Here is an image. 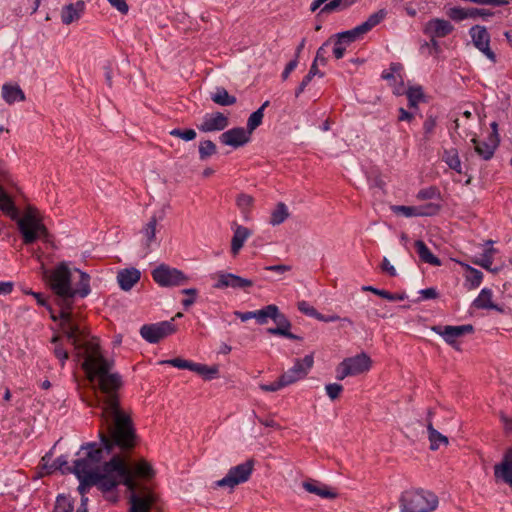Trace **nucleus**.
Segmentation results:
<instances>
[{"instance_id": "obj_13", "label": "nucleus", "mask_w": 512, "mask_h": 512, "mask_svg": "<svg viewBox=\"0 0 512 512\" xmlns=\"http://www.w3.org/2000/svg\"><path fill=\"white\" fill-rule=\"evenodd\" d=\"M469 34L475 47L493 63L497 61L496 54L490 48V35L484 26L475 25L470 28Z\"/></svg>"}, {"instance_id": "obj_18", "label": "nucleus", "mask_w": 512, "mask_h": 512, "mask_svg": "<svg viewBox=\"0 0 512 512\" xmlns=\"http://www.w3.org/2000/svg\"><path fill=\"white\" fill-rule=\"evenodd\" d=\"M272 320L277 325L273 328H268L267 332L271 335H278L283 336L285 338H288L290 340H300L301 338L293 333L290 332L291 329V322L289 319L279 311V308L277 307V312L275 313V316H273Z\"/></svg>"}, {"instance_id": "obj_21", "label": "nucleus", "mask_w": 512, "mask_h": 512, "mask_svg": "<svg viewBox=\"0 0 512 512\" xmlns=\"http://www.w3.org/2000/svg\"><path fill=\"white\" fill-rule=\"evenodd\" d=\"M84 10L85 3L82 0L65 5L61 10V20L64 24L69 25L78 21L83 15Z\"/></svg>"}, {"instance_id": "obj_7", "label": "nucleus", "mask_w": 512, "mask_h": 512, "mask_svg": "<svg viewBox=\"0 0 512 512\" xmlns=\"http://www.w3.org/2000/svg\"><path fill=\"white\" fill-rule=\"evenodd\" d=\"M152 279L160 287H180L186 285L190 278L181 270L167 264H160L151 271Z\"/></svg>"}, {"instance_id": "obj_45", "label": "nucleus", "mask_w": 512, "mask_h": 512, "mask_svg": "<svg viewBox=\"0 0 512 512\" xmlns=\"http://www.w3.org/2000/svg\"><path fill=\"white\" fill-rule=\"evenodd\" d=\"M59 341V336H54L52 338V343L55 344L53 352L55 357L61 362V365L63 366L65 364V361L68 359L69 354L67 350L63 348L62 344L59 343Z\"/></svg>"}, {"instance_id": "obj_59", "label": "nucleus", "mask_w": 512, "mask_h": 512, "mask_svg": "<svg viewBox=\"0 0 512 512\" xmlns=\"http://www.w3.org/2000/svg\"><path fill=\"white\" fill-rule=\"evenodd\" d=\"M348 376H352L351 372L349 371V368L345 361L343 360L336 368V378L338 380H343Z\"/></svg>"}, {"instance_id": "obj_28", "label": "nucleus", "mask_w": 512, "mask_h": 512, "mask_svg": "<svg viewBox=\"0 0 512 512\" xmlns=\"http://www.w3.org/2000/svg\"><path fill=\"white\" fill-rule=\"evenodd\" d=\"M211 100L220 106H231L237 102L235 96L230 95L224 87H216L210 95Z\"/></svg>"}, {"instance_id": "obj_23", "label": "nucleus", "mask_w": 512, "mask_h": 512, "mask_svg": "<svg viewBox=\"0 0 512 512\" xmlns=\"http://www.w3.org/2000/svg\"><path fill=\"white\" fill-rule=\"evenodd\" d=\"M140 276L136 268L123 269L118 272L117 281L121 289L129 291L140 280Z\"/></svg>"}, {"instance_id": "obj_46", "label": "nucleus", "mask_w": 512, "mask_h": 512, "mask_svg": "<svg viewBox=\"0 0 512 512\" xmlns=\"http://www.w3.org/2000/svg\"><path fill=\"white\" fill-rule=\"evenodd\" d=\"M363 34H364V32L362 30H358V26H356L352 30L339 33L337 35V38L339 40H341L342 42H344V44L348 45V44L352 43L353 41H355L358 37H360Z\"/></svg>"}, {"instance_id": "obj_53", "label": "nucleus", "mask_w": 512, "mask_h": 512, "mask_svg": "<svg viewBox=\"0 0 512 512\" xmlns=\"http://www.w3.org/2000/svg\"><path fill=\"white\" fill-rule=\"evenodd\" d=\"M438 196H439V190L434 186H430V187L419 190L416 197L418 200H430V199H434Z\"/></svg>"}, {"instance_id": "obj_55", "label": "nucleus", "mask_w": 512, "mask_h": 512, "mask_svg": "<svg viewBox=\"0 0 512 512\" xmlns=\"http://www.w3.org/2000/svg\"><path fill=\"white\" fill-rule=\"evenodd\" d=\"M327 395L331 400L337 399L343 391V386L338 383H330L325 386Z\"/></svg>"}, {"instance_id": "obj_42", "label": "nucleus", "mask_w": 512, "mask_h": 512, "mask_svg": "<svg viewBox=\"0 0 512 512\" xmlns=\"http://www.w3.org/2000/svg\"><path fill=\"white\" fill-rule=\"evenodd\" d=\"M390 209L394 214L402 215L407 218L417 217V214H421L416 206L391 205Z\"/></svg>"}, {"instance_id": "obj_48", "label": "nucleus", "mask_w": 512, "mask_h": 512, "mask_svg": "<svg viewBox=\"0 0 512 512\" xmlns=\"http://www.w3.org/2000/svg\"><path fill=\"white\" fill-rule=\"evenodd\" d=\"M171 136L180 138L186 142L192 141L196 138L197 134L194 129H181L175 128L169 132Z\"/></svg>"}, {"instance_id": "obj_61", "label": "nucleus", "mask_w": 512, "mask_h": 512, "mask_svg": "<svg viewBox=\"0 0 512 512\" xmlns=\"http://www.w3.org/2000/svg\"><path fill=\"white\" fill-rule=\"evenodd\" d=\"M112 7L117 9L121 14H127L129 6L125 0H107Z\"/></svg>"}, {"instance_id": "obj_12", "label": "nucleus", "mask_w": 512, "mask_h": 512, "mask_svg": "<svg viewBox=\"0 0 512 512\" xmlns=\"http://www.w3.org/2000/svg\"><path fill=\"white\" fill-rule=\"evenodd\" d=\"M314 363L313 355H306L303 359H296L292 368L283 373L280 377L286 386L306 377Z\"/></svg>"}, {"instance_id": "obj_26", "label": "nucleus", "mask_w": 512, "mask_h": 512, "mask_svg": "<svg viewBox=\"0 0 512 512\" xmlns=\"http://www.w3.org/2000/svg\"><path fill=\"white\" fill-rule=\"evenodd\" d=\"M2 97L8 104H13L17 101H24L25 94L18 85L4 84L2 86Z\"/></svg>"}, {"instance_id": "obj_39", "label": "nucleus", "mask_w": 512, "mask_h": 512, "mask_svg": "<svg viewBox=\"0 0 512 512\" xmlns=\"http://www.w3.org/2000/svg\"><path fill=\"white\" fill-rule=\"evenodd\" d=\"M157 222V218L152 216L142 230V234L145 239V245L147 247H150V245L155 241Z\"/></svg>"}, {"instance_id": "obj_32", "label": "nucleus", "mask_w": 512, "mask_h": 512, "mask_svg": "<svg viewBox=\"0 0 512 512\" xmlns=\"http://www.w3.org/2000/svg\"><path fill=\"white\" fill-rule=\"evenodd\" d=\"M387 16L385 9H380L377 12L371 14L368 19L362 24L358 25V30H362L365 33L369 32L372 28L380 24Z\"/></svg>"}, {"instance_id": "obj_63", "label": "nucleus", "mask_w": 512, "mask_h": 512, "mask_svg": "<svg viewBox=\"0 0 512 512\" xmlns=\"http://www.w3.org/2000/svg\"><path fill=\"white\" fill-rule=\"evenodd\" d=\"M381 269L391 277H395L397 275L395 267L390 264L386 257H384L382 260Z\"/></svg>"}, {"instance_id": "obj_15", "label": "nucleus", "mask_w": 512, "mask_h": 512, "mask_svg": "<svg viewBox=\"0 0 512 512\" xmlns=\"http://www.w3.org/2000/svg\"><path fill=\"white\" fill-rule=\"evenodd\" d=\"M453 30L454 26L448 20L433 18L425 24L423 32L430 38H443L451 34Z\"/></svg>"}, {"instance_id": "obj_34", "label": "nucleus", "mask_w": 512, "mask_h": 512, "mask_svg": "<svg viewBox=\"0 0 512 512\" xmlns=\"http://www.w3.org/2000/svg\"><path fill=\"white\" fill-rule=\"evenodd\" d=\"M269 106V101H265L260 108L253 112L247 121V132L251 135L252 132L262 124L264 117V110Z\"/></svg>"}, {"instance_id": "obj_19", "label": "nucleus", "mask_w": 512, "mask_h": 512, "mask_svg": "<svg viewBox=\"0 0 512 512\" xmlns=\"http://www.w3.org/2000/svg\"><path fill=\"white\" fill-rule=\"evenodd\" d=\"M494 476L512 489V447L505 452L501 463L494 466Z\"/></svg>"}, {"instance_id": "obj_4", "label": "nucleus", "mask_w": 512, "mask_h": 512, "mask_svg": "<svg viewBox=\"0 0 512 512\" xmlns=\"http://www.w3.org/2000/svg\"><path fill=\"white\" fill-rule=\"evenodd\" d=\"M104 471V475L76 476L80 482L78 491L81 496L86 495L92 486H97L103 492L112 491L120 484L131 487L127 470L119 458H111L105 462Z\"/></svg>"}, {"instance_id": "obj_30", "label": "nucleus", "mask_w": 512, "mask_h": 512, "mask_svg": "<svg viewBox=\"0 0 512 512\" xmlns=\"http://www.w3.org/2000/svg\"><path fill=\"white\" fill-rule=\"evenodd\" d=\"M442 160L448 165L450 169L456 171L459 174L462 173V164L458 150L456 148L444 150Z\"/></svg>"}, {"instance_id": "obj_31", "label": "nucleus", "mask_w": 512, "mask_h": 512, "mask_svg": "<svg viewBox=\"0 0 512 512\" xmlns=\"http://www.w3.org/2000/svg\"><path fill=\"white\" fill-rule=\"evenodd\" d=\"M428 439L430 441V449L437 450L440 445H448V438L438 432L431 421L427 424Z\"/></svg>"}, {"instance_id": "obj_24", "label": "nucleus", "mask_w": 512, "mask_h": 512, "mask_svg": "<svg viewBox=\"0 0 512 512\" xmlns=\"http://www.w3.org/2000/svg\"><path fill=\"white\" fill-rule=\"evenodd\" d=\"M252 235V231L247 227L235 224L234 234L231 240V252L237 255L243 247L245 241Z\"/></svg>"}, {"instance_id": "obj_54", "label": "nucleus", "mask_w": 512, "mask_h": 512, "mask_svg": "<svg viewBox=\"0 0 512 512\" xmlns=\"http://www.w3.org/2000/svg\"><path fill=\"white\" fill-rule=\"evenodd\" d=\"M297 307L300 312H302L303 314H305L307 316L313 317L315 319H317V317L319 316V312L313 306H311L307 301L303 300V301L298 302Z\"/></svg>"}, {"instance_id": "obj_35", "label": "nucleus", "mask_w": 512, "mask_h": 512, "mask_svg": "<svg viewBox=\"0 0 512 512\" xmlns=\"http://www.w3.org/2000/svg\"><path fill=\"white\" fill-rule=\"evenodd\" d=\"M43 466L46 469V473L47 474H51V473H53L56 470H60L63 474H65V473H73V470H72L73 466H70L68 464L67 457L63 456V455H61L58 458H56L54 460V462L52 463V465H50L49 467L47 466L46 463Z\"/></svg>"}, {"instance_id": "obj_8", "label": "nucleus", "mask_w": 512, "mask_h": 512, "mask_svg": "<svg viewBox=\"0 0 512 512\" xmlns=\"http://www.w3.org/2000/svg\"><path fill=\"white\" fill-rule=\"evenodd\" d=\"M254 470V460L249 459L235 467H232L226 476L216 482L218 487H228L233 489L235 486L242 484L250 478Z\"/></svg>"}, {"instance_id": "obj_56", "label": "nucleus", "mask_w": 512, "mask_h": 512, "mask_svg": "<svg viewBox=\"0 0 512 512\" xmlns=\"http://www.w3.org/2000/svg\"><path fill=\"white\" fill-rule=\"evenodd\" d=\"M468 12L469 19H477L479 17L486 18L494 15L490 10L483 8H468Z\"/></svg>"}, {"instance_id": "obj_27", "label": "nucleus", "mask_w": 512, "mask_h": 512, "mask_svg": "<svg viewBox=\"0 0 512 512\" xmlns=\"http://www.w3.org/2000/svg\"><path fill=\"white\" fill-rule=\"evenodd\" d=\"M416 252L424 263H428L433 266H440L441 261L439 258H437L427 247L424 241L422 240H416L414 243Z\"/></svg>"}, {"instance_id": "obj_17", "label": "nucleus", "mask_w": 512, "mask_h": 512, "mask_svg": "<svg viewBox=\"0 0 512 512\" xmlns=\"http://www.w3.org/2000/svg\"><path fill=\"white\" fill-rule=\"evenodd\" d=\"M219 140L224 145L238 148L250 141V134L243 127H235L222 133Z\"/></svg>"}, {"instance_id": "obj_16", "label": "nucleus", "mask_w": 512, "mask_h": 512, "mask_svg": "<svg viewBox=\"0 0 512 512\" xmlns=\"http://www.w3.org/2000/svg\"><path fill=\"white\" fill-rule=\"evenodd\" d=\"M229 125V119L222 112H215L211 114H206L203 117V120L200 125H198V129L201 132H214V131H222Z\"/></svg>"}, {"instance_id": "obj_44", "label": "nucleus", "mask_w": 512, "mask_h": 512, "mask_svg": "<svg viewBox=\"0 0 512 512\" xmlns=\"http://www.w3.org/2000/svg\"><path fill=\"white\" fill-rule=\"evenodd\" d=\"M253 202V197L245 193L239 194L236 198V204L243 214H247L250 211Z\"/></svg>"}, {"instance_id": "obj_57", "label": "nucleus", "mask_w": 512, "mask_h": 512, "mask_svg": "<svg viewBox=\"0 0 512 512\" xmlns=\"http://www.w3.org/2000/svg\"><path fill=\"white\" fill-rule=\"evenodd\" d=\"M32 296L36 299L38 305L46 307L51 312V318L54 321H56L58 319L60 320L59 315L56 316L52 312L51 306L49 305V303L47 302L46 298L44 297V295L42 293H39V292L32 293Z\"/></svg>"}, {"instance_id": "obj_20", "label": "nucleus", "mask_w": 512, "mask_h": 512, "mask_svg": "<svg viewBox=\"0 0 512 512\" xmlns=\"http://www.w3.org/2000/svg\"><path fill=\"white\" fill-rule=\"evenodd\" d=\"M344 361L347 364L352 376L367 372L371 367V359L365 353L358 354L354 357L345 358Z\"/></svg>"}, {"instance_id": "obj_1", "label": "nucleus", "mask_w": 512, "mask_h": 512, "mask_svg": "<svg viewBox=\"0 0 512 512\" xmlns=\"http://www.w3.org/2000/svg\"><path fill=\"white\" fill-rule=\"evenodd\" d=\"M43 276L50 289L59 297L60 325L68 342L74 347L75 355L82 359L86 373H100L102 383L109 381L119 384L118 373H112L113 363L103 357L97 339H89L88 332L70 311L75 296L86 297L90 293V276L79 269H71L66 262H61L51 270H44Z\"/></svg>"}, {"instance_id": "obj_49", "label": "nucleus", "mask_w": 512, "mask_h": 512, "mask_svg": "<svg viewBox=\"0 0 512 512\" xmlns=\"http://www.w3.org/2000/svg\"><path fill=\"white\" fill-rule=\"evenodd\" d=\"M181 294L186 295L187 297L184 298L181 302L184 309H188L191 307L197 299L198 296V290L196 288H186L181 290Z\"/></svg>"}, {"instance_id": "obj_62", "label": "nucleus", "mask_w": 512, "mask_h": 512, "mask_svg": "<svg viewBox=\"0 0 512 512\" xmlns=\"http://www.w3.org/2000/svg\"><path fill=\"white\" fill-rule=\"evenodd\" d=\"M346 44L337 38L333 48V55L336 59H341L346 51Z\"/></svg>"}, {"instance_id": "obj_10", "label": "nucleus", "mask_w": 512, "mask_h": 512, "mask_svg": "<svg viewBox=\"0 0 512 512\" xmlns=\"http://www.w3.org/2000/svg\"><path fill=\"white\" fill-rule=\"evenodd\" d=\"M431 330L436 334L440 335L444 341L459 350V344L457 343V339L474 332V327L471 324L459 325V326H451V325H434Z\"/></svg>"}, {"instance_id": "obj_47", "label": "nucleus", "mask_w": 512, "mask_h": 512, "mask_svg": "<svg viewBox=\"0 0 512 512\" xmlns=\"http://www.w3.org/2000/svg\"><path fill=\"white\" fill-rule=\"evenodd\" d=\"M447 16L456 22L469 19L468 8L452 7L447 11Z\"/></svg>"}, {"instance_id": "obj_41", "label": "nucleus", "mask_w": 512, "mask_h": 512, "mask_svg": "<svg viewBox=\"0 0 512 512\" xmlns=\"http://www.w3.org/2000/svg\"><path fill=\"white\" fill-rule=\"evenodd\" d=\"M406 96L408 99V106L409 108H415L417 109L418 103L423 99V91L420 86L416 87H410L407 92Z\"/></svg>"}, {"instance_id": "obj_3", "label": "nucleus", "mask_w": 512, "mask_h": 512, "mask_svg": "<svg viewBox=\"0 0 512 512\" xmlns=\"http://www.w3.org/2000/svg\"><path fill=\"white\" fill-rule=\"evenodd\" d=\"M20 193L21 190L13 176L8 172H0V210L16 221L23 243L30 245L40 239L47 244H52L53 237L36 208L28 207L23 216H20L14 200Z\"/></svg>"}, {"instance_id": "obj_60", "label": "nucleus", "mask_w": 512, "mask_h": 512, "mask_svg": "<svg viewBox=\"0 0 512 512\" xmlns=\"http://www.w3.org/2000/svg\"><path fill=\"white\" fill-rule=\"evenodd\" d=\"M494 250L493 249H489L487 250L483 256H482V259L481 261L479 262H475L476 264L480 265L481 267L487 269V270H492L491 269V265L493 263L492 261V256H491V253L493 252Z\"/></svg>"}, {"instance_id": "obj_40", "label": "nucleus", "mask_w": 512, "mask_h": 512, "mask_svg": "<svg viewBox=\"0 0 512 512\" xmlns=\"http://www.w3.org/2000/svg\"><path fill=\"white\" fill-rule=\"evenodd\" d=\"M199 158L204 161L217 153V147L211 140H203L198 147Z\"/></svg>"}, {"instance_id": "obj_36", "label": "nucleus", "mask_w": 512, "mask_h": 512, "mask_svg": "<svg viewBox=\"0 0 512 512\" xmlns=\"http://www.w3.org/2000/svg\"><path fill=\"white\" fill-rule=\"evenodd\" d=\"M473 305L478 309H493L495 305L492 303V291L484 288L481 290Z\"/></svg>"}, {"instance_id": "obj_11", "label": "nucleus", "mask_w": 512, "mask_h": 512, "mask_svg": "<svg viewBox=\"0 0 512 512\" xmlns=\"http://www.w3.org/2000/svg\"><path fill=\"white\" fill-rule=\"evenodd\" d=\"M163 363L171 365L178 369H188L190 371H193V372L197 373L198 375L203 376V378L205 380H211V379L215 378L216 375L218 374V368L215 366L208 367L205 364L195 363L193 361L185 360L182 358L169 359V360L164 361Z\"/></svg>"}, {"instance_id": "obj_14", "label": "nucleus", "mask_w": 512, "mask_h": 512, "mask_svg": "<svg viewBox=\"0 0 512 512\" xmlns=\"http://www.w3.org/2000/svg\"><path fill=\"white\" fill-rule=\"evenodd\" d=\"M252 285H253V282L249 279L242 278V277L232 274V273L220 272L218 274V280L214 284V288H216V289L233 288V289L246 290L247 288L252 287Z\"/></svg>"}, {"instance_id": "obj_25", "label": "nucleus", "mask_w": 512, "mask_h": 512, "mask_svg": "<svg viewBox=\"0 0 512 512\" xmlns=\"http://www.w3.org/2000/svg\"><path fill=\"white\" fill-rule=\"evenodd\" d=\"M471 142L474 145L475 152L484 160L491 159L499 145L489 139L488 141H480L476 138H473Z\"/></svg>"}, {"instance_id": "obj_22", "label": "nucleus", "mask_w": 512, "mask_h": 512, "mask_svg": "<svg viewBox=\"0 0 512 512\" xmlns=\"http://www.w3.org/2000/svg\"><path fill=\"white\" fill-rule=\"evenodd\" d=\"M303 488L307 492L315 494L321 498L333 499L337 496V493L333 491L328 485L323 484L317 480L303 482Z\"/></svg>"}, {"instance_id": "obj_5", "label": "nucleus", "mask_w": 512, "mask_h": 512, "mask_svg": "<svg viewBox=\"0 0 512 512\" xmlns=\"http://www.w3.org/2000/svg\"><path fill=\"white\" fill-rule=\"evenodd\" d=\"M112 458H119L121 460L123 466L127 470V475L131 480L130 481L131 487H129L128 485H125V486L131 492L130 503L132 504L133 496L144 497L146 495L151 497L152 503H153L154 496H153L152 492L150 491V489L147 486L141 484L137 480V478L143 479V480L152 479L155 475V472H154V469L152 468V466L145 460H140V461L134 463L133 465H129L127 460L124 457L117 455V454L113 455Z\"/></svg>"}, {"instance_id": "obj_2", "label": "nucleus", "mask_w": 512, "mask_h": 512, "mask_svg": "<svg viewBox=\"0 0 512 512\" xmlns=\"http://www.w3.org/2000/svg\"><path fill=\"white\" fill-rule=\"evenodd\" d=\"M91 382L97 381L98 389L95 392V406L100 409L99 436L103 448L96 443H88L81 447L85 450L84 456L76 459L73 465V474L76 476L104 475V464L99 467L104 453L110 454L115 447L126 452L132 450L137 443V434L128 411L120 404L118 391L122 386L121 376L118 374L119 384L109 381L102 383L100 373H87Z\"/></svg>"}, {"instance_id": "obj_37", "label": "nucleus", "mask_w": 512, "mask_h": 512, "mask_svg": "<svg viewBox=\"0 0 512 512\" xmlns=\"http://www.w3.org/2000/svg\"><path fill=\"white\" fill-rule=\"evenodd\" d=\"M152 504L151 497L147 495L144 497L133 496L129 512H149Z\"/></svg>"}, {"instance_id": "obj_29", "label": "nucleus", "mask_w": 512, "mask_h": 512, "mask_svg": "<svg viewBox=\"0 0 512 512\" xmlns=\"http://www.w3.org/2000/svg\"><path fill=\"white\" fill-rule=\"evenodd\" d=\"M290 216L288 207L283 202H278L275 208L272 210L269 223L272 226H277L285 222Z\"/></svg>"}, {"instance_id": "obj_51", "label": "nucleus", "mask_w": 512, "mask_h": 512, "mask_svg": "<svg viewBox=\"0 0 512 512\" xmlns=\"http://www.w3.org/2000/svg\"><path fill=\"white\" fill-rule=\"evenodd\" d=\"M330 46V41H325L317 50L314 61L319 63L320 65H325L327 63L328 56V47Z\"/></svg>"}, {"instance_id": "obj_33", "label": "nucleus", "mask_w": 512, "mask_h": 512, "mask_svg": "<svg viewBox=\"0 0 512 512\" xmlns=\"http://www.w3.org/2000/svg\"><path fill=\"white\" fill-rule=\"evenodd\" d=\"M354 3L355 0H331L320 9L319 15L346 10Z\"/></svg>"}, {"instance_id": "obj_52", "label": "nucleus", "mask_w": 512, "mask_h": 512, "mask_svg": "<svg viewBox=\"0 0 512 512\" xmlns=\"http://www.w3.org/2000/svg\"><path fill=\"white\" fill-rule=\"evenodd\" d=\"M417 210L421 212V214H417V217H424V216H433L436 215L440 209L439 205L434 203H428L421 206H416Z\"/></svg>"}, {"instance_id": "obj_9", "label": "nucleus", "mask_w": 512, "mask_h": 512, "mask_svg": "<svg viewBox=\"0 0 512 512\" xmlns=\"http://www.w3.org/2000/svg\"><path fill=\"white\" fill-rule=\"evenodd\" d=\"M171 321H162L154 324H145L140 329V335L149 343H158L161 339L173 334L176 326Z\"/></svg>"}, {"instance_id": "obj_58", "label": "nucleus", "mask_w": 512, "mask_h": 512, "mask_svg": "<svg viewBox=\"0 0 512 512\" xmlns=\"http://www.w3.org/2000/svg\"><path fill=\"white\" fill-rule=\"evenodd\" d=\"M286 387V384L283 382L282 378L279 377V379L271 384H261L260 389L265 392H275L280 390L281 388Z\"/></svg>"}, {"instance_id": "obj_6", "label": "nucleus", "mask_w": 512, "mask_h": 512, "mask_svg": "<svg viewBox=\"0 0 512 512\" xmlns=\"http://www.w3.org/2000/svg\"><path fill=\"white\" fill-rule=\"evenodd\" d=\"M439 504L438 496L429 490L411 488L401 493L400 512H433Z\"/></svg>"}, {"instance_id": "obj_64", "label": "nucleus", "mask_w": 512, "mask_h": 512, "mask_svg": "<svg viewBox=\"0 0 512 512\" xmlns=\"http://www.w3.org/2000/svg\"><path fill=\"white\" fill-rule=\"evenodd\" d=\"M399 115H398V121H405L408 123H411L414 119V113L407 111L406 109L400 107L398 109Z\"/></svg>"}, {"instance_id": "obj_50", "label": "nucleus", "mask_w": 512, "mask_h": 512, "mask_svg": "<svg viewBox=\"0 0 512 512\" xmlns=\"http://www.w3.org/2000/svg\"><path fill=\"white\" fill-rule=\"evenodd\" d=\"M482 279H483V274L481 271H479L475 268H472V267L468 268L466 280L468 282H470V284H471L470 288L474 289V288L478 287L481 284Z\"/></svg>"}, {"instance_id": "obj_43", "label": "nucleus", "mask_w": 512, "mask_h": 512, "mask_svg": "<svg viewBox=\"0 0 512 512\" xmlns=\"http://www.w3.org/2000/svg\"><path fill=\"white\" fill-rule=\"evenodd\" d=\"M74 506L69 497L65 495H59L56 498L53 512H73Z\"/></svg>"}, {"instance_id": "obj_38", "label": "nucleus", "mask_w": 512, "mask_h": 512, "mask_svg": "<svg viewBox=\"0 0 512 512\" xmlns=\"http://www.w3.org/2000/svg\"><path fill=\"white\" fill-rule=\"evenodd\" d=\"M277 307L278 306L274 304H270L263 307L260 310L254 311V319H256L257 323L260 325L266 324L268 322V319H272L273 316H275V313L277 312Z\"/></svg>"}]
</instances>
